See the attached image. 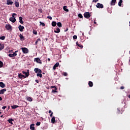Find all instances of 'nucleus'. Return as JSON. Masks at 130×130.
<instances>
[{
	"mask_svg": "<svg viewBox=\"0 0 130 130\" xmlns=\"http://www.w3.org/2000/svg\"><path fill=\"white\" fill-rule=\"evenodd\" d=\"M88 85L89 87H93V82H92L91 81H89L88 83Z\"/></svg>",
	"mask_w": 130,
	"mask_h": 130,
	"instance_id": "nucleus-31",
	"label": "nucleus"
},
{
	"mask_svg": "<svg viewBox=\"0 0 130 130\" xmlns=\"http://www.w3.org/2000/svg\"><path fill=\"white\" fill-rule=\"evenodd\" d=\"M10 21H11V22H12V23H15V22H16V18H15V17H10L9 19Z\"/></svg>",
	"mask_w": 130,
	"mask_h": 130,
	"instance_id": "nucleus-11",
	"label": "nucleus"
},
{
	"mask_svg": "<svg viewBox=\"0 0 130 130\" xmlns=\"http://www.w3.org/2000/svg\"><path fill=\"white\" fill-rule=\"evenodd\" d=\"M48 61H50V58H48Z\"/></svg>",
	"mask_w": 130,
	"mask_h": 130,
	"instance_id": "nucleus-56",
	"label": "nucleus"
},
{
	"mask_svg": "<svg viewBox=\"0 0 130 130\" xmlns=\"http://www.w3.org/2000/svg\"><path fill=\"white\" fill-rule=\"evenodd\" d=\"M15 16H17V14L16 13H13L12 14V18H15Z\"/></svg>",
	"mask_w": 130,
	"mask_h": 130,
	"instance_id": "nucleus-44",
	"label": "nucleus"
},
{
	"mask_svg": "<svg viewBox=\"0 0 130 130\" xmlns=\"http://www.w3.org/2000/svg\"><path fill=\"white\" fill-rule=\"evenodd\" d=\"M34 72H35V73H36V74H38V73H42V71L40 69H39L38 68H35L34 69Z\"/></svg>",
	"mask_w": 130,
	"mask_h": 130,
	"instance_id": "nucleus-6",
	"label": "nucleus"
},
{
	"mask_svg": "<svg viewBox=\"0 0 130 130\" xmlns=\"http://www.w3.org/2000/svg\"><path fill=\"white\" fill-rule=\"evenodd\" d=\"M62 75L64 76V77H68V73L67 72H63Z\"/></svg>",
	"mask_w": 130,
	"mask_h": 130,
	"instance_id": "nucleus-38",
	"label": "nucleus"
},
{
	"mask_svg": "<svg viewBox=\"0 0 130 130\" xmlns=\"http://www.w3.org/2000/svg\"><path fill=\"white\" fill-rule=\"evenodd\" d=\"M3 66H4V63H3V62L0 60V68H3Z\"/></svg>",
	"mask_w": 130,
	"mask_h": 130,
	"instance_id": "nucleus-39",
	"label": "nucleus"
},
{
	"mask_svg": "<svg viewBox=\"0 0 130 130\" xmlns=\"http://www.w3.org/2000/svg\"><path fill=\"white\" fill-rule=\"evenodd\" d=\"M69 30V28H67V29L64 30V32H67Z\"/></svg>",
	"mask_w": 130,
	"mask_h": 130,
	"instance_id": "nucleus-52",
	"label": "nucleus"
},
{
	"mask_svg": "<svg viewBox=\"0 0 130 130\" xmlns=\"http://www.w3.org/2000/svg\"><path fill=\"white\" fill-rule=\"evenodd\" d=\"M18 29L20 32H23V30L25 29V27L23 26H22L21 25H19Z\"/></svg>",
	"mask_w": 130,
	"mask_h": 130,
	"instance_id": "nucleus-8",
	"label": "nucleus"
},
{
	"mask_svg": "<svg viewBox=\"0 0 130 130\" xmlns=\"http://www.w3.org/2000/svg\"><path fill=\"white\" fill-rule=\"evenodd\" d=\"M57 25L58 26V27H59V28H60V27H62V25L61 24V22H58L57 23Z\"/></svg>",
	"mask_w": 130,
	"mask_h": 130,
	"instance_id": "nucleus-30",
	"label": "nucleus"
},
{
	"mask_svg": "<svg viewBox=\"0 0 130 130\" xmlns=\"http://www.w3.org/2000/svg\"><path fill=\"white\" fill-rule=\"evenodd\" d=\"M51 88H54V90H52V93H57V91H56V90H57V88H56V87L55 86H51Z\"/></svg>",
	"mask_w": 130,
	"mask_h": 130,
	"instance_id": "nucleus-4",
	"label": "nucleus"
},
{
	"mask_svg": "<svg viewBox=\"0 0 130 130\" xmlns=\"http://www.w3.org/2000/svg\"><path fill=\"white\" fill-rule=\"evenodd\" d=\"M5 27L7 30H10V29H12V26H11L10 24H6Z\"/></svg>",
	"mask_w": 130,
	"mask_h": 130,
	"instance_id": "nucleus-10",
	"label": "nucleus"
},
{
	"mask_svg": "<svg viewBox=\"0 0 130 130\" xmlns=\"http://www.w3.org/2000/svg\"><path fill=\"white\" fill-rule=\"evenodd\" d=\"M78 17H79V18H80V19H82L83 15H82V14L80 13L78 15Z\"/></svg>",
	"mask_w": 130,
	"mask_h": 130,
	"instance_id": "nucleus-35",
	"label": "nucleus"
},
{
	"mask_svg": "<svg viewBox=\"0 0 130 130\" xmlns=\"http://www.w3.org/2000/svg\"><path fill=\"white\" fill-rule=\"evenodd\" d=\"M19 37L21 40H25V38H24V36H23L22 34H20L19 35Z\"/></svg>",
	"mask_w": 130,
	"mask_h": 130,
	"instance_id": "nucleus-22",
	"label": "nucleus"
},
{
	"mask_svg": "<svg viewBox=\"0 0 130 130\" xmlns=\"http://www.w3.org/2000/svg\"><path fill=\"white\" fill-rule=\"evenodd\" d=\"M25 77V75H23L22 74H19L18 75V77L20 78V79H22V78H24Z\"/></svg>",
	"mask_w": 130,
	"mask_h": 130,
	"instance_id": "nucleus-25",
	"label": "nucleus"
},
{
	"mask_svg": "<svg viewBox=\"0 0 130 130\" xmlns=\"http://www.w3.org/2000/svg\"><path fill=\"white\" fill-rule=\"evenodd\" d=\"M109 10H110V9H109V8H108V9H107V11H108V12L109 13H110V14H111V13H112V11H110Z\"/></svg>",
	"mask_w": 130,
	"mask_h": 130,
	"instance_id": "nucleus-46",
	"label": "nucleus"
},
{
	"mask_svg": "<svg viewBox=\"0 0 130 130\" xmlns=\"http://www.w3.org/2000/svg\"><path fill=\"white\" fill-rule=\"evenodd\" d=\"M9 56H10V57H15V56H14V54H9Z\"/></svg>",
	"mask_w": 130,
	"mask_h": 130,
	"instance_id": "nucleus-41",
	"label": "nucleus"
},
{
	"mask_svg": "<svg viewBox=\"0 0 130 130\" xmlns=\"http://www.w3.org/2000/svg\"><path fill=\"white\" fill-rule=\"evenodd\" d=\"M94 24H96V22L95 20L94 21Z\"/></svg>",
	"mask_w": 130,
	"mask_h": 130,
	"instance_id": "nucleus-58",
	"label": "nucleus"
},
{
	"mask_svg": "<svg viewBox=\"0 0 130 130\" xmlns=\"http://www.w3.org/2000/svg\"><path fill=\"white\" fill-rule=\"evenodd\" d=\"M51 121L52 123H55V117H53L51 119Z\"/></svg>",
	"mask_w": 130,
	"mask_h": 130,
	"instance_id": "nucleus-21",
	"label": "nucleus"
},
{
	"mask_svg": "<svg viewBox=\"0 0 130 130\" xmlns=\"http://www.w3.org/2000/svg\"><path fill=\"white\" fill-rule=\"evenodd\" d=\"M1 117H2V118H4V115H1Z\"/></svg>",
	"mask_w": 130,
	"mask_h": 130,
	"instance_id": "nucleus-57",
	"label": "nucleus"
},
{
	"mask_svg": "<svg viewBox=\"0 0 130 130\" xmlns=\"http://www.w3.org/2000/svg\"><path fill=\"white\" fill-rule=\"evenodd\" d=\"M76 45L79 46V47H80L81 48H83V45L79 44V42H76Z\"/></svg>",
	"mask_w": 130,
	"mask_h": 130,
	"instance_id": "nucleus-26",
	"label": "nucleus"
},
{
	"mask_svg": "<svg viewBox=\"0 0 130 130\" xmlns=\"http://www.w3.org/2000/svg\"><path fill=\"white\" fill-rule=\"evenodd\" d=\"M116 0H112L111 2V6H115Z\"/></svg>",
	"mask_w": 130,
	"mask_h": 130,
	"instance_id": "nucleus-12",
	"label": "nucleus"
},
{
	"mask_svg": "<svg viewBox=\"0 0 130 130\" xmlns=\"http://www.w3.org/2000/svg\"><path fill=\"white\" fill-rule=\"evenodd\" d=\"M120 89H121V90H123V89H124V86H121V87H120Z\"/></svg>",
	"mask_w": 130,
	"mask_h": 130,
	"instance_id": "nucleus-49",
	"label": "nucleus"
},
{
	"mask_svg": "<svg viewBox=\"0 0 130 130\" xmlns=\"http://www.w3.org/2000/svg\"><path fill=\"white\" fill-rule=\"evenodd\" d=\"M77 38H78V37L76 35L73 36V39H77Z\"/></svg>",
	"mask_w": 130,
	"mask_h": 130,
	"instance_id": "nucleus-45",
	"label": "nucleus"
},
{
	"mask_svg": "<svg viewBox=\"0 0 130 130\" xmlns=\"http://www.w3.org/2000/svg\"><path fill=\"white\" fill-rule=\"evenodd\" d=\"M38 42H41V40H40V39H38L36 41L35 45H37V44H38Z\"/></svg>",
	"mask_w": 130,
	"mask_h": 130,
	"instance_id": "nucleus-23",
	"label": "nucleus"
},
{
	"mask_svg": "<svg viewBox=\"0 0 130 130\" xmlns=\"http://www.w3.org/2000/svg\"><path fill=\"white\" fill-rule=\"evenodd\" d=\"M34 61H36L38 63H42L41 60H40V58H35L34 59Z\"/></svg>",
	"mask_w": 130,
	"mask_h": 130,
	"instance_id": "nucleus-7",
	"label": "nucleus"
},
{
	"mask_svg": "<svg viewBox=\"0 0 130 130\" xmlns=\"http://www.w3.org/2000/svg\"><path fill=\"white\" fill-rule=\"evenodd\" d=\"M47 18L48 19H49V20H52V17H51V16H48Z\"/></svg>",
	"mask_w": 130,
	"mask_h": 130,
	"instance_id": "nucleus-47",
	"label": "nucleus"
},
{
	"mask_svg": "<svg viewBox=\"0 0 130 130\" xmlns=\"http://www.w3.org/2000/svg\"><path fill=\"white\" fill-rule=\"evenodd\" d=\"M8 121L9 122V123H11V124H13V121H14V119H9L8 120Z\"/></svg>",
	"mask_w": 130,
	"mask_h": 130,
	"instance_id": "nucleus-24",
	"label": "nucleus"
},
{
	"mask_svg": "<svg viewBox=\"0 0 130 130\" xmlns=\"http://www.w3.org/2000/svg\"><path fill=\"white\" fill-rule=\"evenodd\" d=\"M11 1V0H8L7 2V4L8 5H13V4H14V3Z\"/></svg>",
	"mask_w": 130,
	"mask_h": 130,
	"instance_id": "nucleus-16",
	"label": "nucleus"
},
{
	"mask_svg": "<svg viewBox=\"0 0 130 130\" xmlns=\"http://www.w3.org/2000/svg\"><path fill=\"white\" fill-rule=\"evenodd\" d=\"M40 124H41V122H37L36 124V125H37L38 126H39V125H40Z\"/></svg>",
	"mask_w": 130,
	"mask_h": 130,
	"instance_id": "nucleus-42",
	"label": "nucleus"
},
{
	"mask_svg": "<svg viewBox=\"0 0 130 130\" xmlns=\"http://www.w3.org/2000/svg\"><path fill=\"white\" fill-rule=\"evenodd\" d=\"M129 27H130V21H129Z\"/></svg>",
	"mask_w": 130,
	"mask_h": 130,
	"instance_id": "nucleus-60",
	"label": "nucleus"
},
{
	"mask_svg": "<svg viewBox=\"0 0 130 130\" xmlns=\"http://www.w3.org/2000/svg\"><path fill=\"white\" fill-rule=\"evenodd\" d=\"M5 47V45L3 44H0V50H3Z\"/></svg>",
	"mask_w": 130,
	"mask_h": 130,
	"instance_id": "nucleus-20",
	"label": "nucleus"
},
{
	"mask_svg": "<svg viewBox=\"0 0 130 130\" xmlns=\"http://www.w3.org/2000/svg\"><path fill=\"white\" fill-rule=\"evenodd\" d=\"M21 50H22V52L25 54L28 53L29 52V50L27 48H21Z\"/></svg>",
	"mask_w": 130,
	"mask_h": 130,
	"instance_id": "nucleus-3",
	"label": "nucleus"
},
{
	"mask_svg": "<svg viewBox=\"0 0 130 130\" xmlns=\"http://www.w3.org/2000/svg\"><path fill=\"white\" fill-rule=\"evenodd\" d=\"M18 52V51H16L14 53H13L14 56H17V53Z\"/></svg>",
	"mask_w": 130,
	"mask_h": 130,
	"instance_id": "nucleus-43",
	"label": "nucleus"
},
{
	"mask_svg": "<svg viewBox=\"0 0 130 130\" xmlns=\"http://www.w3.org/2000/svg\"><path fill=\"white\" fill-rule=\"evenodd\" d=\"M27 100H28V101H29L30 102H32V98L31 97L27 96Z\"/></svg>",
	"mask_w": 130,
	"mask_h": 130,
	"instance_id": "nucleus-32",
	"label": "nucleus"
},
{
	"mask_svg": "<svg viewBox=\"0 0 130 130\" xmlns=\"http://www.w3.org/2000/svg\"><path fill=\"white\" fill-rule=\"evenodd\" d=\"M128 98H129V99H130V94L128 95Z\"/></svg>",
	"mask_w": 130,
	"mask_h": 130,
	"instance_id": "nucleus-59",
	"label": "nucleus"
},
{
	"mask_svg": "<svg viewBox=\"0 0 130 130\" xmlns=\"http://www.w3.org/2000/svg\"><path fill=\"white\" fill-rule=\"evenodd\" d=\"M40 24L41 25H42L43 26V27H44L45 26V23H43V22H42L41 21H40Z\"/></svg>",
	"mask_w": 130,
	"mask_h": 130,
	"instance_id": "nucleus-40",
	"label": "nucleus"
},
{
	"mask_svg": "<svg viewBox=\"0 0 130 130\" xmlns=\"http://www.w3.org/2000/svg\"><path fill=\"white\" fill-rule=\"evenodd\" d=\"M54 32L55 33H59V32H60V29H59L58 27H57L56 29H54Z\"/></svg>",
	"mask_w": 130,
	"mask_h": 130,
	"instance_id": "nucleus-13",
	"label": "nucleus"
},
{
	"mask_svg": "<svg viewBox=\"0 0 130 130\" xmlns=\"http://www.w3.org/2000/svg\"><path fill=\"white\" fill-rule=\"evenodd\" d=\"M6 91H7L6 89H2V90H0V94H4V93Z\"/></svg>",
	"mask_w": 130,
	"mask_h": 130,
	"instance_id": "nucleus-17",
	"label": "nucleus"
},
{
	"mask_svg": "<svg viewBox=\"0 0 130 130\" xmlns=\"http://www.w3.org/2000/svg\"><path fill=\"white\" fill-rule=\"evenodd\" d=\"M0 114H2V112H1V111H0Z\"/></svg>",
	"mask_w": 130,
	"mask_h": 130,
	"instance_id": "nucleus-62",
	"label": "nucleus"
},
{
	"mask_svg": "<svg viewBox=\"0 0 130 130\" xmlns=\"http://www.w3.org/2000/svg\"><path fill=\"white\" fill-rule=\"evenodd\" d=\"M56 22H55V21H53L52 22V26H53V27H55V26H56Z\"/></svg>",
	"mask_w": 130,
	"mask_h": 130,
	"instance_id": "nucleus-28",
	"label": "nucleus"
},
{
	"mask_svg": "<svg viewBox=\"0 0 130 130\" xmlns=\"http://www.w3.org/2000/svg\"><path fill=\"white\" fill-rule=\"evenodd\" d=\"M37 76V77H40V78H42V74L41 73H38Z\"/></svg>",
	"mask_w": 130,
	"mask_h": 130,
	"instance_id": "nucleus-34",
	"label": "nucleus"
},
{
	"mask_svg": "<svg viewBox=\"0 0 130 130\" xmlns=\"http://www.w3.org/2000/svg\"><path fill=\"white\" fill-rule=\"evenodd\" d=\"M84 18H86V19H89L91 17V13L90 12H85L84 14Z\"/></svg>",
	"mask_w": 130,
	"mask_h": 130,
	"instance_id": "nucleus-2",
	"label": "nucleus"
},
{
	"mask_svg": "<svg viewBox=\"0 0 130 130\" xmlns=\"http://www.w3.org/2000/svg\"><path fill=\"white\" fill-rule=\"evenodd\" d=\"M0 87H1V88H5V87H6V85L4 84V82H1Z\"/></svg>",
	"mask_w": 130,
	"mask_h": 130,
	"instance_id": "nucleus-18",
	"label": "nucleus"
},
{
	"mask_svg": "<svg viewBox=\"0 0 130 130\" xmlns=\"http://www.w3.org/2000/svg\"><path fill=\"white\" fill-rule=\"evenodd\" d=\"M52 112H51V110H49V113H52Z\"/></svg>",
	"mask_w": 130,
	"mask_h": 130,
	"instance_id": "nucleus-55",
	"label": "nucleus"
},
{
	"mask_svg": "<svg viewBox=\"0 0 130 130\" xmlns=\"http://www.w3.org/2000/svg\"><path fill=\"white\" fill-rule=\"evenodd\" d=\"M2 100H3V98H2V97L0 96V101H2Z\"/></svg>",
	"mask_w": 130,
	"mask_h": 130,
	"instance_id": "nucleus-54",
	"label": "nucleus"
},
{
	"mask_svg": "<svg viewBox=\"0 0 130 130\" xmlns=\"http://www.w3.org/2000/svg\"><path fill=\"white\" fill-rule=\"evenodd\" d=\"M22 73L24 75H25V76H24V79H25V78L29 77V74H30V71L29 70H27L26 72L25 71H22Z\"/></svg>",
	"mask_w": 130,
	"mask_h": 130,
	"instance_id": "nucleus-1",
	"label": "nucleus"
},
{
	"mask_svg": "<svg viewBox=\"0 0 130 130\" xmlns=\"http://www.w3.org/2000/svg\"><path fill=\"white\" fill-rule=\"evenodd\" d=\"M15 6L16 7V8H19L20 5L19 4L18 2H15Z\"/></svg>",
	"mask_w": 130,
	"mask_h": 130,
	"instance_id": "nucleus-29",
	"label": "nucleus"
},
{
	"mask_svg": "<svg viewBox=\"0 0 130 130\" xmlns=\"http://www.w3.org/2000/svg\"><path fill=\"white\" fill-rule=\"evenodd\" d=\"M67 6H63V9L65 11V12H69V10L68 9H67Z\"/></svg>",
	"mask_w": 130,
	"mask_h": 130,
	"instance_id": "nucleus-27",
	"label": "nucleus"
},
{
	"mask_svg": "<svg viewBox=\"0 0 130 130\" xmlns=\"http://www.w3.org/2000/svg\"><path fill=\"white\" fill-rule=\"evenodd\" d=\"M35 124H31L30 125V129H31V130H35Z\"/></svg>",
	"mask_w": 130,
	"mask_h": 130,
	"instance_id": "nucleus-14",
	"label": "nucleus"
},
{
	"mask_svg": "<svg viewBox=\"0 0 130 130\" xmlns=\"http://www.w3.org/2000/svg\"><path fill=\"white\" fill-rule=\"evenodd\" d=\"M36 83H39V81H38V80H36Z\"/></svg>",
	"mask_w": 130,
	"mask_h": 130,
	"instance_id": "nucleus-53",
	"label": "nucleus"
},
{
	"mask_svg": "<svg viewBox=\"0 0 130 130\" xmlns=\"http://www.w3.org/2000/svg\"><path fill=\"white\" fill-rule=\"evenodd\" d=\"M96 8H98V9H103V4L101 3H98L96 5Z\"/></svg>",
	"mask_w": 130,
	"mask_h": 130,
	"instance_id": "nucleus-5",
	"label": "nucleus"
},
{
	"mask_svg": "<svg viewBox=\"0 0 130 130\" xmlns=\"http://www.w3.org/2000/svg\"><path fill=\"white\" fill-rule=\"evenodd\" d=\"M121 4H122V0H120L118 3L119 7H121Z\"/></svg>",
	"mask_w": 130,
	"mask_h": 130,
	"instance_id": "nucleus-33",
	"label": "nucleus"
},
{
	"mask_svg": "<svg viewBox=\"0 0 130 130\" xmlns=\"http://www.w3.org/2000/svg\"><path fill=\"white\" fill-rule=\"evenodd\" d=\"M8 109H10V106L8 107Z\"/></svg>",
	"mask_w": 130,
	"mask_h": 130,
	"instance_id": "nucleus-61",
	"label": "nucleus"
},
{
	"mask_svg": "<svg viewBox=\"0 0 130 130\" xmlns=\"http://www.w3.org/2000/svg\"><path fill=\"white\" fill-rule=\"evenodd\" d=\"M11 107L12 109H16V108H18L19 107V106L14 105L13 106H11Z\"/></svg>",
	"mask_w": 130,
	"mask_h": 130,
	"instance_id": "nucleus-19",
	"label": "nucleus"
},
{
	"mask_svg": "<svg viewBox=\"0 0 130 130\" xmlns=\"http://www.w3.org/2000/svg\"><path fill=\"white\" fill-rule=\"evenodd\" d=\"M6 108H7V106H4L2 107V109H4V110L6 109Z\"/></svg>",
	"mask_w": 130,
	"mask_h": 130,
	"instance_id": "nucleus-50",
	"label": "nucleus"
},
{
	"mask_svg": "<svg viewBox=\"0 0 130 130\" xmlns=\"http://www.w3.org/2000/svg\"><path fill=\"white\" fill-rule=\"evenodd\" d=\"M0 39L1 40H5V39H6V37L5 36L0 37Z\"/></svg>",
	"mask_w": 130,
	"mask_h": 130,
	"instance_id": "nucleus-36",
	"label": "nucleus"
},
{
	"mask_svg": "<svg viewBox=\"0 0 130 130\" xmlns=\"http://www.w3.org/2000/svg\"><path fill=\"white\" fill-rule=\"evenodd\" d=\"M19 23H20V24H24V21H23V17H19Z\"/></svg>",
	"mask_w": 130,
	"mask_h": 130,
	"instance_id": "nucleus-15",
	"label": "nucleus"
},
{
	"mask_svg": "<svg viewBox=\"0 0 130 130\" xmlns=\"http://www.w3.org/2000/svg\"><path fill=\"white\" fill-rule=\"evenodd\" d=\"M99 0H93L92 3H97Z\"/></svg>",
	"mask_w": 130,
	"mask_h": 130,
	"instance_id": "nucleus-48",
	"label": "nucleus"
},
{
	"mask_svg": "<svg viewBox=\"0 0 130 130\" xmlns=\"http://www.w3.org/2000/svg\"><path fill=\"white\" fill-rule=\"evenodd\" d=\"M58 66H59V63L56 62L53 66V69L56 70V68H58Z\"/></svg>",
	"mask_w": 130,
	"mask_h": 130,
	"instance_id": "nucleus-9",
	"label": "nucleus"
},
{
	"mask_svg": "<svg viewBox=\"0 0 130 130\" xmlns=\"http://www.w3.org/2000/svg\"><path fill=\"white\" fill-rule=\"evenodd\" d=\"M32 33H33V34H35V35H37V31H36V30H35V29L33 30Z\"/></svg>",
	"mask_w": 130,
	"mask_h": 130,
	"instance_id": "nucleus-37",
	"label": "nucleus"
},
{
	"mask_svg": "<svg viewBox=\"0 0 130 130\" xmlns=\"http://www.w3.org/2000/svg\"><path fill=\"white\" fill-rule=\"evenodd\" d=\"M52 114H53V112H52L50 115V117H52Z\"/></svg>",
	"mask_w": 130,
	"mask_h": 130,
	"instance_id": "nucleus-51",
	"label": "nucleus"
}]
</instances>
